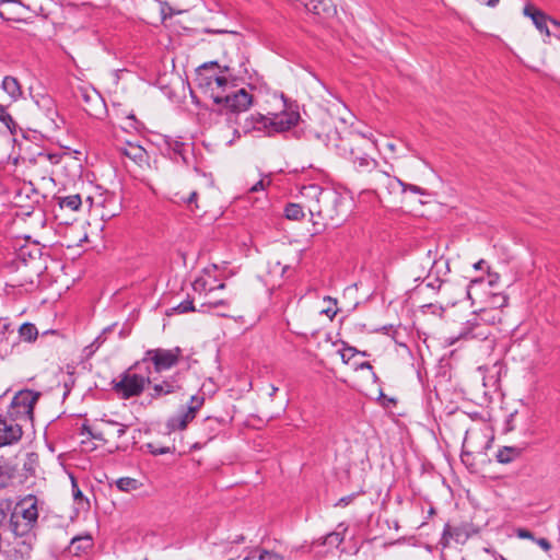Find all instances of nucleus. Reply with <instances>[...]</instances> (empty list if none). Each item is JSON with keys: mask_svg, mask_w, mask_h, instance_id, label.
<instances>
[{"mask_svg": "<svg viewBox=\"0 0 560 560\" xmlns=\"http://www.w3.org/2000/svg\"><path fill=\"white\" fill-rule=\"evenodd\" d=\"M3 4H10V5H13V7H21L22 5L20 0H0V5H3Z\"/></svg>", "mask_w": 560, "mask_h": 560, "instance_id": "52", "label": "nucleus"}, {"mask_svg": "<svg viewBox=\"0 0 560 560\" xmlns=\"http://www.w3.org/2000/svg\"><path fill=\"white\" fill-rule=\"evenodd\" d=\"M300 194L310 201L307 208L312 217L317 215L323 220L330 219L334 221V217L328 208L331 202L337 200L334 192L324 190L319 185L310 184L303 186Z\"/></svg>", "mask_w": 560, "mask_h": 560, "instance_id": "4", "label": "nucleus"}, {"mask_svg": "<svg viewBox=\"0 0 560 560\" xmlns=\"http://www.w3.org/2000/svg\"><path fill=\"white\" fill-rule=\"evenodd\" d=\"M23 435L22 427L10 417L0 416V447L18 443Z\"/></svg>", "mask_w": 560, "mask_h": 560, "instance_id": "11", "label": "nucleus"}, {"mask_svg": "<svg viewBox=\"0 0 560 560\" xmlns=\"http://www.w3.org/2000/svg\"><path fill=\"white\" fill-rule=\"evenodd\" d=\"M362 354V355H366V352L365 351H358L355 348L353 347H343L341 350H340V355H341V359L343 361V363H349V361L355 355V354Z\"/></svg>", "mask_w": 560, "mask_h": 560, "instance_id": "37", "label": "nucleus"}, {"mask_svg": "<svg viewBox=\"0 0 560 560\" xmlns=\"http://www.w3.org/2000/svg\"><path fill=\"white\" fill-rule=\"evenodd\" d=\"M490 303L493 307H503L508 304V296L504 294H494Z\"/></svg>", "mask_w": 560, "mask_h": 560, "instance_id": "42", "label": "nucleus"}, {"mask_svg": "<svg viewBox=\"0 0 560 560\" xmlns=\"http://www.w3.org/2000/svg\"><path fill=\"white\" fill-rule=\"evenodd\" d=\"M114 483L117 490L126 493L137 491L143 486L140 480L131 477H120Z\"/></svg>", "mask_w": 560, "mask_h": 560, "instance_id": "20", "label": "nucleus"}, {"mask_svg": "<svg viewBox=\"0 0 560 560\" xmlns=\"http://www.w3.org/2000/svg\"><path fill=\"white\" fill-rule=\"evenodd\" d=\"M230 560H234V559H230ZM243 560H257V552H255V549L252 550L246 557H244Z\"/></svg>", "mask_w": 560, "mask_h": 560, "instance_id": "54", "label": "nucleus"}, {"mask_svg": "<svg viewBox=\"0 0 560 560\" xmlns=\"http://www.w3.org/2000/svg\"><path fill=\"white\" fill-rule=\"evenodd\" d=\"M534 541L545 551H549L551 549V544L546 538H535Z\"/></svg>", "mask_w": 560, "mask_h": 560, "instance_id": "49", "label": "nucleus"}, {"mask_svg": "<svg viewBox=\"0 0 560 560\" xmlns=\"http://www.w3.org/2000/svg\"><path fill=\"white\" fill-rule=\"evenodd\" d=\"M490 335V326L480 323L478 316L474 315L464 324L457 336H451L447 338V343L452 346L458 340H488Z\"/></svg>", "mask_w": 560, "mask_h": 560, "instance_id": "9", "label": "nucleus"}, {"mask_svg": "<svg viewBox=\"0 0 560 560\" xmlns=\"http://www.w3.org/2000/svg\"><path fill=\"white\" fill-rule=\"evenodd\" d=\"M195 416L196 412L187 408L185 412L170 419L168 427L172 430H184Z\"/></svg>", "mask_w": 560, "mask_h": 560, "instance_id": "21", "label": "nucleus"}, {"mask_svg": "<svg viewBox=\"0 0 560 560\" xmlns=\"http://www.w3.org/2000/svg\"><path fill=\"white\" fill-rule=\"evenodd\" d=\"M387 148L393 152L396 150V145L394 143H388Z\"/></svg>", "mask_w": 560, "mask_h": 560, "instance_id": "60", "label": "nucleus"}, {"mask_svg": "<svg viewBox=\"0 0 560 560\" xmlns=\"http://www.w3.org/2000/svg\"><path fill=\"white\" fill-rule=\"evenodd\" d=\"M198 308L195 307L194 300L187 299L176 305L173 311L177 314H185L188 312H197Z\"/></svg>", "mask_w": 560, "mask_h": 560, "instance_id": "36", "label": "nucleus"}, {"mask_svg": "<svg viewBox=\"0 0 560 560\" xmlns=\"http://www.w3.org/2000/svg\"><path fill=\"white\" fill-rule=\"evenodd\" d=\"M1 89L9 95L12 102L18 101L23 93L18 79L11 75H7L3 78Z\"/></svg>", "mask_w": 560, "mask_h": 560, "instance_id": "18", "label": "nucleus"}, {"mask_svg": "<svg viewBox=\"0 0 560 560\" xmlns=\"http://www.w3.org/2000/svg\"><path fill=\"white\" fill-rule=\"evenodd\" d=\"M305 137L308 140H317L327 148L332 149H335L334 143H339V139H345V137L339 136L338 131L334 129L330 124H323L320 129L310 128Z\"/></svg>", "mask_w": 560, "mask_h": 560, "instance_id": "12", "label": "nucleus"}, {"mask_svg": "<svg viewBox=\"0 0 560 560\" xmlns=\"http://www.w3.org/2000/svg\"><path fill=\"white\" fill-rule=\"evenodd\" d=\"M354 499V494H349L346 497H342L338 500V502L335 504V506H346L350 504Z\"/></svg>", "mask_w": 560, "mask_h": 560, "instance_id": "50", "label": "nucleus"}, {"mask_svg": "<svg viewBox=\"0 0 560 560\" xmlns=\"http://www.w3.org/2000/svg\"><path fill=\"white\" fill-rule=\"evenodd\" d=\"M14 334V329L8 318H0V345L9 341L10 337Z\"/></svg>", "mask_w": 560, "mask_h": 560, "instance_id": "31", "label": "nucleus"}, {"mask_svg": "<svg viewBox=\"0 0 560 560\" xmlns=\"http://www.w3.org/2000/svg\"><path fill=\"white\" fill-rule=\"evenodd\" d=\"M269 184H270V179L261 178L260 180H258L256 184H254L249 188V191L256 192V191L265 190L266 186H268Z\"/></svg>", "mask_w": 560, "mask_h": 560, "instance_id": "44", "label": "nucleus"}, {"mask_svg": "<svg viewBox=\"0 0 560 560\" xmlns=\"http://www.w3.org/2000/svg\"><path fill=\"white\" fill-rule=\"evenodd\" d=\"M120 152L139 165L148 160L147 151L139 144L128 142L125 147L120 148Z\"/></svg>", "mask_w": 560, "mask_h": 560, "instance_id": "17", "label": "nucleus"}, {"mask_svg": "<svg viewBox=\"0 0 560 560\" xmlns=\"http://www.w3.org/2000/svg\"><path fill=\"white\" fill-rule=\"evenodd\" d=\"M524 15L532 19L534 25L540 33H545L547 36H550V31L548 28V20L549 15L542 12L539 9H536L533 4L528 3L524 7L523 10Z\"/></svg>", "mask_w": 560, "mask_h": 560, "instance_id": "15", "label": "nucleus"}, {"mask_svg": "<svg viewBox=\"0 0 560 560\" xmlns=\"http://www.w3.org/2000/svg\"><path fill=\"white\" fill-rule=\"evenodd\" d=\"M324 302L328 303V306L322 311V314H325L330 319H334V317L338 313L337 306V300L331 296H325Z\"/></svg>", "mask_w": 560, "mask_h": 560, "instance_id": "35", "label": "nucleus"}, {"mask_svg": "<svg viewBox=\"0 0 560 560\" xmlns=\"http://www.w3.org/2000/svg\"><path fill=\"white\" fill-rule=\"evenodd\" d=\"M71 488H72V495H73V499L75 502H78L80 504L82 501H85V503L89 504V501L86 499H84V495H83L82 491L80 490L77 480L72 476H71Z\"/></svg>", "mask_w": 560, "mask_h": 560, "instance_id": "40", "label": "nucleus"}, {"mask_svg": "<svg viewBox=\"0 0 560 560\" xmlns=\"http://www.w3.org/2000/svg\"><path fill=\"white\" fill-rule=\"evenodd\" d=\"M20 338L25 341H33L38 336V330L34 324L24 323L19 328Z\"/></svg>", "mask_w": 560, "mask_h": 560, "instance_id": "27", "label": "nucleus"}, {"mask_svg": "<svg viewBox=\"0 0 560 560\" xmlns=\"http://www.w3.org/2000/svg\"><path fill=\"white\" fill-rule=\"evenodd\" d=\"M147 447L149 448L150 453L152 455H163L170 453V447H156L153 444L149 443L147 444Z\"/></svg>", "mask_w": 560, "mask_h": 560, "instance_id": "45", "label": "nucleus"}, {"mask_svg": "<svg viewBox=\"0 0 560 560\" xmlns=\"http://www.w3.org/2000/svg\"><path fill=\"white\" fill-rule=\"evenodd\" d=\"M152 380L149 375L143 376L127 371L122 373L119 381L114 382L113 389L122 399L140 396L145 386L150 385Z\"/></svg>", "mask_w": 560, "mask_h": 560, "instance_id": "6", "label": "nucleus"}, {"mask_svg": "<svg viewBox=\"0 0 560 560\" xmlns=\"http://www.w3.org/2000/svg\"><path fill=\"white\" fill-rule=\"evenodd\" d=\"M153 380V385L151 386V393L149 394L152 399H159L163 396L176 393L180 389V384L178 382L177 375L168 376L161 382H155Z\"/></svg>", "mask_w": 560, "mask_h": 560, "instance_id": "13", "label": "nucleus"}, {"mask_svg": "<svg viewBox=\"0 0 560 560\" xmlns=\"http://www.w3.org/2000/svg\"><path fill=\"white\" fill-rule=\"evenodd\" d=\"M450 271L447 261L438 259L433 261V265L429 271L428 278L434 277V280L427 283L428 288L440 289L443 280L440 278L441 273H447Z\"/></svg>", "mask_w": 560, "mask_h": 560, "instance_id": "16", "label": "nucleus"}, {"mask_svg": "<svg viewBox=\"0 0 560 560\" xmlns=\"http://www.w3.org/2000/svg\"><path fill=\"white\" fill-rule=\"evenodd\" d=\"M257 560H287L282 555L266 549L256 548Z\"/></svg>", "mask_w": 560, "mask_h": 560, "instance_id": "34", "label": "nucleus"}, {"mask_svg": "<svg viewBox=\"0 0 560 560\" xmlns=\"http://www.w3.org/2000/svg\"><path fill=\"white\" fill-rule=\"evenodd\" d=\"M208 79H209V82H208L209 84L213 80L218 88H224L228 84V79L222 75H211Z\"/></svg>", "mask_w": 560, "mask_h": 560, "instance_id": "47", "label": "nucleus"}, {"mask_svg": "<svg viewBox=\"0 0 560 560\" xmlns=\"http://www.w3.org/2000/svg\"><path fill=\"white\" fill-rule=\"evenodd\" d=\"M358 369H361V370H363V369H369V370H371V369H372V365H371V363H370V362L364 361V362H362V363H360V364L358 365Z\"/></svg>", "mask_w": 560, "mask_h": 560, "instance_id": "56", "label": "nucleus"}, {"mask_svg": "<svg viewBox=\"0 0 560 560\" xmlns=\"http://www.w3.org/2000/svg\"><path fill=\"white\" fill-rule=\"evenodd\" d=\"M224 288L225 283L223 282L218 284L217 287H209L207 279H205L203 277H199L192 282V290L200 296L205 294V298L214 290H222Z\"/></svg>", "mask_w": 560, "mask_h": 560, "instance_id": "25", "label": "nucleus"}, {"mask_svg": "<svg viewBox=\"0 0 560 560\" xmlns=\"http://www.w3.org/2000/svg\"><path fill=\"white\" fill-rule=\"evenodd\" d=\"M0 122L8 129V131L15 136L20 130L18 122L13 119L9 113L8 106L0 104Z\"/></svg>", "mask_w": 560, "mask_h": 560, "instance_id": "24", "label": "nucleus"}, {"mask_svg": "<svg viewBox=\"0 0 560 560\" xmlns=\"http://www.w3.org/2000/svg\"><path fill=\"white\" fill-rule=\"evenodd\" d=\"M203 402H205L203 396L195 395V396H191L189 405H188L187 408L190 409L194 412H197L201 408Z\"/></svg>", "mask_w": 560, "mask_h": 560, "instance_id": "41", "label": "nucleus"}, {"mask_svg": "<svg viewBox=\"0 0 560 560\" xmlns=\"http://www.w3.org/2000/svg\"><path fill=\"white\" fill-rule=\"evenodd\" d=\"M12 506L11 500L0 501V536L2 533L9 532V518L11 517Z\"/></svg>", "mask_w": 560, "mask_h": 560, "instance_id": "22", "label": "nucleus"}, {"mask_svg": "<svg viewBox=\"0 0 560 560\" xmlns=\"http://www.w3.org/2000/svg\"><path fill=\"white\" fill-rule=\"evenodd\" d=\"M555 36H556L558 39H560V35L555 34Z\"/></svg>", "mask_w": 560, "mask_h": 560, "instance_id": "62", "label": "nucleus"}, {"mask_svg": "<svg viewBox=\"0 0 560 560\" xmlns=\"http://www.w3.org/2000/svg\"><path fill=\"white\" fill-rule=\"evenodd\" d=\"M82 433L83 434L86 433L94 440H102V434L92 432V430L90 429L89 425H85V424L82 425Z\"/></svg>", "mask_w": 560, "mask_h": 560, "instance_id": "51", "label": "nucleus"}, {"mask_svg": "<svg viewBox=\"0 0 560 560\" xmlns=\"http://www.w3.org/2000/svg\"><path fill=\"white\" fill-rule=\"evenodd\" d=\"M343 541L341 533L332 532L325 536L324 544L328 546L338 547Z\"/></svg>", "mask_w": 560, "mask_h": 560, "instance_id": "39", "label": "nucleus"}, {"mask_svg": "<svg viewBox=\"0 0 560 560\" xmlns=\"http://www.w3.org/2000/svg\"><path fill=\"white\" fill-rule=\"evenodd\" d=\"M407 190H409V191H411L413 194H419V195H424L425 194L424 189L421 188L420 186L412 185V184H407V183L402 182L401 194L406 192Z\"/></svg>", "mask_w": 560, "mask_h": 560, "instance_id": "43", "label": "nucleus"}, {"mask_svg": "<svg viewBox=\"0 0 560 560\" xmlns=\"http://www.w3.org/2000/svg\"><path fill=\"white\" fill-rule=\"evenodd\" d=\"M477 1L480 2L481 4H486L489 7H494L499 2V0H477Z\"/></svg>", "mask_w": 560, "mask_h": 560, "instance_id": "53", "label": "nucleus"}, {"mask_svg": "<svg viewBox=\"0 0 560 560\" xmlns=\"http://www.w3.org/2000/svg\"><path fill=\"white\" fill-rule=\"evenodd\" d=\"M35 103L45 117L57 127L59 115L54 98L47 94H38L35 97Z\"/></svg>", "mask_w": 560, "mask_h": 560, "instance_id": "14", "label": "nucleus"}, {"mask_svg": "<svg viewBox=\"0 0 560 560\" xmlns=\"http://www.w3.org/2000/svg\"><path fill=\"white\" fill-rule=\"evenodd\" d=\"M93 546V540L90 535L85 536H77L71 539L70 550L73 551L77 556L81 552H85L91 549Z\"/></svg>", "mask_w": 560, "mask_h": 560, "instance_id": "23", "label": "nucleus"}, {"mask_svg": "<svg viewBox=\"0 0 560 560\" xmlns=\"http://www.w3.org/2000/svg\"><path fill=\"white\" fill-rule=\"evenodd\" d=\"M365 184L374 192L384 189L389 195L401 192L402 188L401 179L390 176L388 172L383 170L375 171L373 176L366 178Z\"/></svg>", "mask_w": 560, "mask_h": 560, "instance_id": "10", "label": "nucleus"}, {"mask_svg": "<svg viewBox=\"0 0 560 560\" xmlns=\"http://www.w3.org/2000/svg\"><path fill=\"white\" fill-rule=\"evenodd\" d=\"M16 475V466L8 460L0 462V490L10 486Z\"/></svg>", "mask_w": 560, "mask_h": 560, "instance_id": "19", "label": "nucleus"}, {"mask_svg": "<svg viewBox=\"0 0 560 560\" xmlns=\"http://www.w3.org/2000/svg\"><path fill=\"white\" fill-rule=\"evenodd\" d=\"M228 305V302L223 299H220V300H205L200 303V306L199 308L197 310V312H200V313H208L210 312L212 308H217V307H221V306H226Z\"/></svg>", "mask_w": 560, "mask_h": 560, "instance_id": "32", "label": "nucleus"}, {"mask_svg": "<svg viewBox=\"0 0 560 560\" xmlns=\"http://www.w3.org/2000/svg\"><path fill=\"white\" fill-rule=\"evenodd\" d=\"M0 16L3 19V20H7V21H15L18 20L16 16H13V15H5V12L4 11H0Z\"/></svg>", "mask_w": 560, "mask_h": 560, "instance_id": "55", "label": "nucleus"}, {"mask_svg": "<svg viewBox=\"0 0 560 560\" xmlns=\"http://www.w3.org/2000/svg\"><path fill=\"white\" fill-rule=\"evenodd\" d=\"M38 397L39 394L33 390H20L10 404L8 416L15 422L19 420H31Z\"/></svg>", "mask_w": 560, "mask_h": 560, "instance_id": "7", "label": "nucleus"}, {"mask_svg": "<svg viewBox=\"0 0 560 560\" xmlns=\"http://www.w3.org/2000/svg\"><path fill=\"white\" fill-rule=\"evenodd\" d=\"M38 515V500L35 495L28 494L12 506L9 532L15 537L23 538L22 542L27 549L36 539Z\"/></svg>", "mask_w": 560, "mask_h": 560, "instance_id": "2", "label": "nucleus"}, {"mask_svg": "<svg viewBox=\"0 0 560 560\" xmlns=\"http://www.w3.org/2000/svg\"><path fill=\"white\" fill-rule=\"evenodd\" d=\"M182 355L183 350L179 347L149 349L144 352L142 360L136 363V366L141 363L152 364L155 373H162L177 365Z\"/></svg>", "mask_w": 560, "mask_h": 560, "instance_id": "5", "label": "nucleus"}, {"mask_svg": "<svg viewBox=\"0 0 560 560\" xmlns=\"http://www.w3.org/2000/svg\"><path fill=\"white\" fill-rule=\"evenodd\" d=\"M213 102L221 106V110H225L226 114H238L250 107L253 96L245 89H238L226 95H213Z\"/></svg>", "mask_w": 560, "mask_h": 560, "instance_id": "8", "label": "nucleus"}, {"mask_svg": "<svg viewBox=\"0 0 560 560\" xmlns=\"http://www.w3.org/2000/svg\"><path fill=\"white\" fill-rule=\"evenodd\" d=\"M166 143L175 155L182 156L183 160L185 161V143L178 140L166 141Z\"/></svg>", "mask_w": 560, "mask_h": 560, "instance_id": "38", "label": "nucleus"}, {"mask_svg": "<svg viewBox=\"0 0 560 560\" xmlns=\"http://www.w3.org/2000/svg\"><path fill=\"white\" fill-rule=\"evenodd\" d=\"M308 11L320 14L327 10L325 0H299Z\"/></svg>", "mask_w": 560, "mask_h": 560, "instance_id": "29", "label": "nucleus"}, {"mask_svg": "<svg viewBox=\"0 0 560 560\" xmlns=\"http://www.w3.org/2000/svg\"><path fill=\"white\" fill-rule=\"evenodd\" d=\"M176 197H178V199H176L175 201L178 202V203L179 202L186 203L191 212L195 213V209H198V205L196 202V200L198 198L197 191H191L188 195V197H184V196L179 197L178 195H176Z\"/></svg>", "mask_w": 560, "mask_h": 560, "instance_id": "33", "label": "nucleus"}, {"mask_svg": "<svg viewBox=\"0 0 560 560\" xmlns=\"http://www.w3.org/2000/svg\"><path fill=\"white\" fill-rule=\"evenodd\" d=\"M483 265H486V261L483 259H480L479 261H477L474 267L475 269H482L483 268Z\"/></svg>", "mask_w": 560, "mask_h": 560, "instance_id": "58", "label": "nucleus"}, {"mask_svg": "<svg viewBox=\"0 0 560 560\" xmlns=\"http://www.w3.org/2000/svg\"><path fill=\"white\" fill-rule=\"evenodd\" d=\"M516 536L521 539H532L535 540L533 533L526 528H517Z\"/></svg>", "mask_w": 560, "mask_h": 560, "instance_id": "48", "label": "nucleus"}, {"mask_svg": "<svg viewBox=\"0 0 560 560\" xmlns=\"http://www.w3.org/2000/svg\"><path fill=\"white\" fill-rule=\"evenodd\" d=\"M106 423L110 425H118L117 438L124 436L127 432L128 425L126 424L118 423L115 420H107Z\"/></svg>", "mask_w": 560, "mask_h": 560, "instance_id": "46", "label": "nucleus"}, {"mask_svg": "<svg viewBox=\"0 0 560 560\" xmlns=\"http://www.w3.org/2000/svg\"><path fill=\"white\" fill-rule=\"evenodd\" d=\"M548 22H550L555 27L560 28V21L549 16Z\"/></svg>", "mask_w": 560, "mask_h": 560, "instance_id": "57", "label": "nucleus"}, {"mask_svg": "<svg viewBox=\"0 0 560 560\" xmlns=\"http://www.w3.org/2000/svg\"><path fill=\"white\" fill-rule=\"evenodd\" d=\"M555 36H556L558 39H560V35L555 34Z\"/></svg>", "mask_w": 560, "mask_h": 560, "instance_id": "61", "label": "nucleus"}, {"mask_svg": "<svg viewBox=\"0 0 560 560\" xmlns=\"http://www.w3.org/2000/svg\"><path fill=\"white\" fill-rule=\"evenodd\" d=\"M521 455V450L514 446H503L495 455V458L501 464H509Z\"/></svg>", "mask_w": 560, "mask_h": 560, "instance_id": "26", "label": "nucleus"}, {"mask_svg": "<svg viewBox=\"0 0 560 560\" xmlns=\"http://www.w3.org/2000/svg\"><path fill=\"white\" fill-rule=\"evenodd\" d=\"M334 147L339 155L350 160L357 172L366 175V178L380 170L378 162L370 155V151L375 148V142L365 135L350 132L345 139H339V143H334Z\"/></svg>", "mask_w": 560, "mask_h": 560, "instance_id": "1", "label": "nucleus"}, {"mask_svg": "<svg viewBox=\"0 0 560 560\" xmlns=\"http://www.w3.org/2000/svg\"><path fill=\"white\" fill-rule=\"evenodd\" d=\"M82 205L80 195H70L59 199V206L61 208H68L70 210H78Z\"/></svg>", "mask_w": 560, "mask_h": 560, "instance_id": "30", "label": "nucleus"}, {"mask_svg": "<svg viewBox=\"0 0 560 560\" xmlns=\"http://www.w3.org/2000/svg\"><path fill=\"white\" fill-rule=\"evenodd\" d=\"M284 215L289 220H301L305 213L300 203H288L284 208Z\"/></svg>", "mask_w": 560, "mask_h": 560, "instance_id": "28", "label": "nucleus"}, {"mask_svg": "<svg viewBox=\"0 0 560 560\" xmlns=\"http://www.w3.org/2000/svg\"><path fill=\"white\" fill-rule=\"evenodd\" d=\"M278 392V387L275 386V385H270V393H269V396L272 398L276 393Z\"/></svg>", "mask_w": 560, "mask_h": 560, "instance_id": "59", "label": "nucleus"}, {"mask_svg": "<svg viewBox=\"0 0 560 560\" xmlns=\"http://www.w3.org/2000/svg\"><path fill=\"white\" fill-rule=\"evenodd\" d=\"M281 100L283 102V110L280 113H269L267 116L261 114L252 115V127L257 130L267 129L268 133L271 135L273 132H284L295 126L300 120V113L293 109L292 106L287 105L283 94Z\"/></svg>", "mask_w": 560, "mask_h": 560, "instance_id": "3", "label": "nucleus"}]
</instances>
